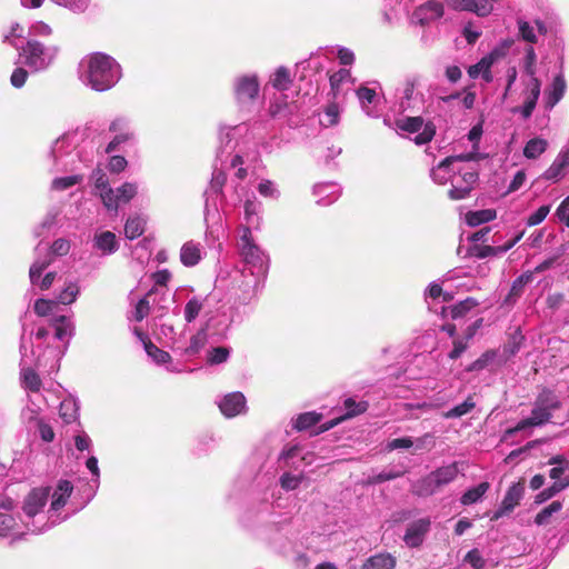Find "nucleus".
Returning <instances> with one entry per match:
<instances>
[{
	"instance_id": "1",
	"label": "nucleus",
	"mask_w": 569,
	"mask_h": 569,
	"mask_svg": "<svg viewBox=\"0 0 569 569\" xmlns=\"http://www.w3.org/2000/svg\"><path fill=\"white\" fill-rule=\"evenodd\" d=\"M73 490V486L68 480H60L53 493L51 495V505L48 510L47 521H42L44 516L42 515L43 508L46 507L49 496L50 488L41 487L31 490L24 498L22 510L27 518L24 525L27 529L32 533H40L61 521L58 516V511L63 508Z\"/></svg>"
},
{
	"instance_id": "2",
	"label": "nucleus",
	"mask_w": 569,
	"mask_h": 569,
	"mask_svg": "<svg viewBox=\"0 0 569 569\" xmlns=\"http://www.w3.org/2000/svg\"><path fill=\"white\" fill-rule=\"evenodd\" d=\"M121 77L120 64L106 53L88 54L80 62V78L92 90L107 91L114 87Z\"/></svg>"
},
{
	"instance_id": "3",
	"label": "nucleus",
	"mask_w": 569,
	"mask_h": 569,
	"mask_svg": "<svg viewBox=\"0 0 569 569\" xmlns=\"http://www.w3.org/2000/svg\"><path fill=\"white\" fill-rule=\"evenodd\" d=\"M560 407L561 401L555 392L543 390L535 401L531 416L519 421L515 428L509 429L507 432L512 435L527 428L542 426L552 418L553 411L560 409Z\"/></svg>"
},
{
	"instance_id": "4",
	"label": "nucleus",
	"mask_w": 569,
	"mask_h": 569,
	"mask_svg": "<svg viewBox=\"0 0 569 569\" xmlns=\"http://www.w3.org/2000/svg\"><path fill=\"white\" fill-rule=\"evenodd\" d=\"M59 52L57 46H44L31 39L19 50L21 62L33 71H42L49 68L56 60Z\"/></svg>"
},
{
	"instance_id": "5",
	"label": "nucleus",
	"mask_w": 569,
	"mask_h": 569,
	"mask_svg": "<svg viewBox=\"0 0 569 569\" xmlns=\"http://www.w3.org/2000/svg\"><path fill=\"white\" fill-rule=\"evenodd\" d=\"M459 462L439 467L412 486V492L419 497L433 495L439 488L451 483L459 475Z\"/></svg>"
},
{
	"instance_id": "6",
	"label": "nucleus",
	"mask_w": 569,
	"mask_h": 569,
	"mask_svg": "<svg viewBox=\"0 0 569 569\" xmlns=\"http://www.w3.org/2000/svg\"><path fill=\"white\" fill-rule=\"evenodd\" d=\"M83 136V131L76 130L64 133L53 142L50 157L56 171L68 170L73 164L77 156H73L72 151L76 150Z\"/></svg>"
},
{
	"instance_id": "7",
	"label": "nucleus",
	"mask_w": 569,
	"mask_h": 569,
	"mask_svg": "<svg viewBox=\"0 0 569 569\" xmlns=\"http://www.w3.org/2000/svg\"><path fill=\"white\" fill-rule=\"evenodd\" d=\"M239 246L244 262L253 268L251 273L264 274L268 269V257L253 242L249 228H242Z\"/></svg>"
},
{
	"instance_id": "8",
	"label": "nucleus",
	"mask_w": 569,
	"mask_h": 569,
	"mask_svg": "<svg viewBox=\"0 0 569 569\" xmlns=\"http://www.w3.org/2000/svg\"><path fill=\"white\" fill-rule=\"evenodd\" d=\"M51 338L49 329L39 327L33 337H30V355L28 353L27 341L24 337L21 338V362L23 366L34 362L36 366L42 367L47 365L46 353L41 352L42 347Z\"/></svg>"
},
{
	"instance_id": "9",
	"label": "nucleus",
	"mask_w": 569,
	"mask_h": 569,
	"mask_svg": "<svg viewBox=\"0 0 569 569\" xmlns=\"http://www.w3.org/2000/svg\"><path fill=\"white\" fill-rule=\"evenodd\" d=\"M478 181V172L472 168L457 167L450 180L451 189L448 196L451 200H461L469 197Z\"/></svg>"
},
{
	"instance_id": "10",
	"label": "nucleus",
	"mask_w": 569,
	"mask_h": 569,
	"mask_svg": "<svg viewBox=\"0 0 569 569\" xmlns=\"http://www.w3.org/2000/svg\"><path fill=\"white\" fill-rule=\"evenodd\" d=\"M522 84L523 90L521 92V96L523 98V103L522 106L515 107L511 110V112L520 113V116L525 120H527L532 116L538 99L540 97L541 81L539 79H527L522 81Z\"/></svg>"
},
{
	"instance_id": "11",
	"label": "nucleus",
	"mask_w": 569,
	"mask_h": 569,
	"mask_svg": "<svg viewBox=\"0 0 569 569\" xmlns=\"http://www.w3.org/2000/svg\"><path fill=\"white\" fill-rule=\"evenodd\" d=\"M476 159L475 153H466L459 156H450L439 162L436 167H433L430 171V177L432 181L437 184H446L450 182L452 178V173L456 172L458 166H456L459 161H472Z\"/></svg>"
},
{
	"instance_id": "12",
	"label": "nucleus",
	"mask_w": 569,
	"mask_h": 569,
	"mask_svg": "<svg viewBox=\"0 0 569 569\" xmlns=\"http://www.w3.org/2000/svg\"><path fill=\"white\" fill-rule=\"evenodd\" d=\"M259 81L256 74H242L234 79L233 91L240 104L252 102L259 94Z\"/></svg>"
},
{
	"instance_id": "13",
	"label": "nucleus",
	"mask_w": 569,
	"mask_h": 569,
	"mask_svg": "<svg viewBox=\"0 0 569 569\" xmlns=\"http://www.w3.org/2000/svg\"><path fill=\"white\" fill-rule=\"evenodd\" d=\"M138 186L133 182H124L117 190L108 189L101 193V200L108 210H118L120 202L127 203L136 197Z\"/></svg>"
},
{
	"instance_id": "14",
	"label": "nucleus",
	"mask_w": 569,
	"mask_h": 569,
	"mask_svg": "<svg viewBox=\"0 0 569 569\" xmlns=\"http://www.w3.org/2000/svg\"><path fill=\"white\" fill-rule=\"evenodd\" d=\"M525 493V486L522 482L513 483L505 495V498L500 507L495 511L491 520H498L499 518L510 513L522 499Z\"/></svg>"
},
{
	"instance_id": "15",
	"label": "nucleus",
	"mask_w": 569,
	"mask_h": 569,
	"mask_svg": "<svg viewBox=\"0 0 569 569\" xmlns=\"http://www.w3.org/2000/svg\"><path fill=\"white\" fill-rule=\"evenodd\" d=\"M442 14L443 6L436 0H430L413 11L411 21L416 24L426 26L441 18Z\"/></svg>"
},
{
	"instance_id": "16",
	"label": "nucleus",
	"mask_w": 569,
	"mask_h": 569,
	"mask_svg": "<svg viewBox=\"0 0 569 569\" xmlns=\"http://www.w3.org/2000/svg\"><path fill=\"white\" fill-rule=\"evenodd\" d=\"M431 521L429 518L418 519L407 527L403 541L409 548H417L422 545L427 533L430 530Z\"/></svg>"
},
{
	"instance_id": "17",
	"label": "nucleus",
	"mask_w": 569,
	"mask_h": 569,
	"mask_svg": "<svg viewBox=\"0 0 569 569\" xmlns=\"http://www.w3.org/2000/svg\"><path fill=\"white\" fill-rule=\"evenodd\" d=\"M219 408L223 416L233 418L247 411V400L242 392L236 391L226 395L219 401Z\"/></svg>"
},
{
	"instance_id": "18",
	"label": "nucleus",
	"mask_w": 569,
	"mask_h": 569,
	"mask_svg": "<svg viewBox=\"0 0 569 569\" xmlns=\"http://www.w3.org/2000/svg\"><path fill=\"white\" fill-rule=\"evenodd\" d=\"M51 259L49 256H46L43 259L38 258L30 267L29 277L32 284H38L41 290H48L56 278L54 272H48L41 281L38 283V280L42 273V271L50 264Z\"/></svg>"
},
{
	"instance_id": "19",
	"label": "nucleus",
	"mask_w": 569,
	"mask_h": 569,
	"mask_svg": "<svg viewBox=\"0 0 569 569\" xmlns=\"http://www.w3.org/2000/svg\"><path fill=\"white\" fill-rule=\"evenodd\" d=\"M345 408L347 413L340 418L332 419L320 427V432L327 431L339 425L341 421L356 417L358 415L363 413L368 409V402L359 401L357 402L352 398H348L345 400Z\"/></svg>"
},
{
	"instance_id": "20",
	"label": "nucleus",
	"mask_w": 569,
	"mask_h": 569,
	"mask_svg": "<svg viewBox=\"0 0 569 569\" xmlns=\"http://www.w3.org/2000/svg\"><path fill=\"white\" fill-rule=\"evenodd\" d=\"M203 247L201 243L189 240L180 249V261L184 267H194L201 261Z\"/></svg>"
},
{
	"instance_id": "21",
	"label": "nucleus",
	"mask_w": 569,
	"mask_h": 569,
	"mask_svg": "<svg viewBox=\"0 0 569 569\" xmlns=\"http://www.w3.org/2000/svg\"><path fill=\"white\" fill-rule=\"evenodd\" d=\"M50 325L54 330L52 339L69 342L74 333V325L66 316H58L50 320Z\"/></svg>"
},
{
	"instance_id": "22",
	"label": "nucleus",
	"mask_w": 569,
	"mask_h": 569,
	"mask_svg": "<svg viewBox=\"0 0 569 569\" xmlns=\"http://www.w3.org/2000/svg\"><path fill=\"white\" fill-rule=\"evenodd\" d=\"M93 248L103 256L112 254L118 250L116 234L111 231L97 232L93 237Z\"/></svg>"
},
{
	"instance_id": "23",
	"label": "nucleus",
	"mask_w": 569,
	"mask_h": 569,
	"mask_svg": "<svg viewBox=\"0 0 569 569\" xmlns=\"http://www.w3.org/2000/svg\"><path fill=\"white\" fill-rule=\"evenodd\" d=\"M313 193L318 197L319 204L328 206L339 198L340 188L333 182L318 183L313 187Z\"/></svg>"
},
{
	"instance_id": "24",
	"label": "nucleus",
	"mask_w": 569,
	"mask_h": 569,
	"mask_svg": "<svg viewBox=\"0 0 569 569\" xmlns=\"http://www.w3.org/2000/svg\"><path fill=\"white\" fill-rule=\"evenodd\" d=\"M569 164V149H562L551 166L545 171L546 180H559L563 174V169Z\"/></svg>"
},
{
	"instance_id": "25",
	"label": "nucleus",
	"mask_w": 569,
	"mask_h": 569,
	"mask_svg": "<svg viewBox=\"0 0 569 569\" xmlns=\"http://www.w3.org/2000/svg\"><path fill=\"white\" fill-rule=\"evenodd\" d=\"M566 92V81L562 76H557L546 91V108L552 109Z\"/></svg>"
},
{
	"instance_id": "26",
	"label": "nucleus",
	"mask_w": 569,
	"mask_h": 569,
	"mask_svg": "<svg viewBox=\"0 0 569 569\" xmlns=\"http://www.w3.org/2000/svg\"><path fill=\"white\" fill-rule=\"evenodd\" d=\"M502 50H491L490 53L480 59L479 62L468 68V74L471 79H477L482 72L488 71L492 64L501 58Z\"/></svg>"
},
{
	"instance_id": "27",
	"label": "nucleus",
	"mask_w": 569,
	"mask_h": 569,
	"mask_svg": "<svg viewBox=\"0 0 569 569\" xmlns=\"http://www.w3.org/2000/svg\"><path fill=\"white\" fill-rule=\"evenodd\" d=\"M522 237H523V231H521L512 240L508 241L503 246H497V247L483 246L478 249V251L475 253V256H477L479 258H486L489 256L502 254V253L507 252L508 250H510L518 241H520V239Z\"/></svg>"
},
{
	"instance_id": "28",
	"label": "nucleus",
	"mask_w": 569,
	"mask_h": 569,
	"mask_svg": "<svg viewBox=\"0 0 569 569\" xmlns=\"http://www.w3.org/2000/svg\"><path fill=\"white\" fill-rule=\"evenodd\" d=\"M260 209H261V203L256 200H247L244 202V220H246L247 226H244L243 228H249V230L251 231V228L259 227Z\"/></svg>"
},
{
	"instance_id": "29",
	"label": "nucleus",
	"mask_w": 569,
	"mask_h": 569,
	"mask_svg": "<svg viewBox=\"0 0 569 569\" xmlns=\"http://www.w3.org/2000/svg\"><path fill=\"white\" fill-rule=\"evenodd\" d=\"M396 559L388 553H379L370 557L362 566V569H393Z\"/></svg>"
},
{
	"instance_id": "30",
	"label": "nucleus",
	"mask_w": 569,
	"mask_h": 569,
	"mask_svg": "<svg viewBox=\"0 0 569 569\" xmlns=\"http://www.w3.org/2000/svg\"><path fill=\"white\" fill-rule=\"evenodd\" d=\"M489 482H481L478 486L468 489L460 498L463 506L476 503L482 499L485 493L489 490Z\"/></svg>"
},
{
	"instance_id": "31",
	"label": "nucleus",
	"mask_w": 569,
	"mask_h": 569,
	"mask_svg": "<svg viewBox=\"0 0 569 569\" xmlns=\"http://www.w3.org/2000/svg\"><path fill=\"white\" fill-rule=\"evenodd\" d=\"M547 147L546 139L539 137L530 139L523 148V156L528 159H537L547 150Z\"/></svg>"
},
{
	"instance_id": "32",
	"label": "nucleus",
	"mask_w": 569,
	"mask_h": 569,
	"mask_svg": "<svg viewBox=\"0 0 569 569\" xmlns=\"http://www.w3.org/2000/svg\"><path fill=\"white\" fill-rule=\"evenodd\" d=\"M496 216V211L492 209L470 211L466 214V221L469 226L477 227L481 223H486L493 220Z\"/></svg>"
},
{
	"instance_id": "33",
	"label": "nucleus",
	"mask_w": 569,
	"mask_h": 569,
	"mask_svg": "<svg viewBox=\"0 0 569 569\" xmlns=\"http://www.w3.org/2000/svg\"><path fill=\"white\" fill-rule=\"evenodd\" d=\"M208 335L204 330L198 331L191 337L190 345L183 350V355L193 357L198 355L207 345Z\"/></svg>"
},
{
	"instance_id": "34",
	"label": "nucleus",
	"mask_w": 569,
	"mask_h": 569,
	"mask_svg": "<svg viewBox=\"0 0 569 569\" xmlns=\"http://www.w3.org/2000/svg\"><path fill=\"white\" fill-rule=\"evenodd\" d=\"M146 220L141 217L129 218L124 226V234L128 239H136L144 231Z\"/></svg>"
},
{
	"instance_id": "35",
	"label": "nucleus",
	"mask_w": 569,
	"mask_h": 569,
	"mask_svg": "<svg viewBox=\"0 0 569 569\" xmlns=\"http://www.w3.org/2000/svg\"><path fill=\"white\" fill-rule=\"evenodd\" d=\"M270 82L277 90H287L291 83L290 73L287 68L280 67L271 76Z\"/></svg>"
},
{
	"instance_id": "36",
	"label": "nucleus",
	"mask_w": 569,
	"mask_h": 569,
	"mask_svg": "<svg viewBox=\"0 0 569 569\" xmlns=\"http://www.w3.org/2000/svg\"><path fill=\"white\" fill-rule=\"evenodd\" d=\"M322 416L315 411L305 412L297 417L295 420V428L299 431L307 430L310 427L317 425L321 420Z\"/></svg>"
},
{
	"instance_id": "37",
	"label": "nucleus",
	"mask_w": 569,
	"mask_h": 569,
	"mask_svg": "<svg viewBox=\"0 0 569 569\" xmlns=\"http://www.w3.org/2000/svg\"><path fill=\"white\" fill-rule=\"evenodd\" d=\"M562 508L560 501H552L549 506L545 507L535 518V522L538 526H545L550 522L551 517L559 512Z\"/></svg>"
},
{
	"instance_id": "38",
	"label": "nucleus",
	"mask_w": 569,
	"mask_h": 569,
	"mask_svg": "<svg viewBox=\"0 0 569 569\" xmlns=\"http://www.w3.org/2000/svg\"><path fill=\"white\" fill-rule=\"evenodd\" d=\"M29 402L30 403L22 410L21 418L29 427H34L38 425V421H42V419L39 418L40 407L37 406L31 398Z\"/></svg>"
},
{
	"instance_id": "39",
	"label": "nucleus",
	"mask_w": 569,
	"mask_h": 569,
	"mask_svg": "<svg viewBox=\"0 0 569 569\" xmlns=\"http://www.w3.org/2000/svg\"><path fill=\"white\" fill-rule=\"evenodd\" d=\"M21 378L23 382V387L32 392H37L40 390L41 380L38 375L31 369L23 367L21 369Z\"/></svg>"
},
{
	"instance_id": "40",
	"label": "nucleus",
	"mask_w": 569,
	"mask_h": 569,
	"mask_svg": "<svg viewBox=\"0 0 569 569\" xmlns=\"http://www.w3.org/2000/svg\"><path fill=\"white\" fill-rule=\"evenodd\" d=\"M497 357L496 350H488L483 352L477 360L471 362L467 368L466 371L473 372V371H481L485 368H487Z\"/></svg>"
},
{
	"instance_id": "41",
	"label": "nucleus",
	"mask_w": 569,
	"mask_h": 569,
	"mask_svg": "<svg viewBox=\"0 0 569 569\" xmlns=\"http://www.w3.org/2000/svg\"><path fill=\"white\" fill-rule=\"evenodd\" d=\"M144 349L148 356L157 363V365H164L169 363L171 360L170 355L159 349L156 345H153L151 341L144 342Z\"/></svg>"
},
{
	"instance_id": "42",
	"label": "nucleus",
	"mask_w": 569,
	"mask_h": 569,
	"mask_svg": "<svg viewBox=\"0 0 569 569\" xmlns=\"http://www.w3.org/2000/svg\"><path fill=\"white\" fill-rule=\"evenodd\" d=\"M82 180L83 177L80 174L56 178L51 182V190L63 191L82 182Z\"/></svg>"
},
{
	"instance_id": "43",
	"label": "nucleus",
	"mask_w": 569,
	"mask_h": 569,
	"mask_svg": "<svg viewBox=\"0 0 569 569\" xmlns=\"http://www.w3.org/2000/svg\"><path fill=\"white\" fill-rule=\"evenodd\" d=\"M568 486H569V478L566 479L565 481H555V483L551 487L542 490L541 492H539L536 496V502L542 503V502L547 501L548 499L552 498L553 496H556L558 492H560Z\"/></svg>"
},
{
	"instance_id": "44",
	"label": "nucleus",
	"mask_w": 569,
	"mask_h": 569,
	"mask_svg": "<svg viewBox=\"0 0 569 569\" xmlns=\"http://www.w3.org/2000/svg\"><path fill=\"white\" fill-rule=\"evenodd\" d=\"M357 96L360 100V103L362 106V109L366 111L367 114H372V110L370 109V104L375 103L377 93L373 89L361 87L357 91Z\"/></svg>"
},
{
	"instance_id": "45",
	"label": "nucleus",
	"mask_w": 569,
	"mask_h": 569,
	"mask_svg": "<svg viewBox=\"0 0 569 569\" xmlns=\"http://www.w3.org/2000/svg\"><path fill=\"white\" fill-rule=\"evenodd\" d=\"M79 291L80 289L77 282H69L64 287V289L59 293L57 302L62 305H71L72 302L76 301Z\"/></svg>"
},
{
	"instance_id": "46",
	"label": "nucleus",
	"mask_w": 569,
	"mask_h": 569,
	"mask_svg": "<svg viewBox=\"0 0 569 569\" xmlns=\"http://www.w3.org/2000/svg\"><path fill=\"white\" fill-rule=\"evenodd\" d=\"M230 349L227 347H216L208 351L207 362L210 365H220L228 360Z\"/></svg>"
},
{
	"instance_id": "47",
	"label": "nucleus",
	"mask_w": 569,
	"mask_h": 569,
	"mask_svg": "<svg viewBox=\"0 0 569 569\" xmlns=\"http://www.w3.org/2000/svg\"><path fill=\"white\" fill-rule=\"evenodd\" d=\"M339 114H340V111H339V107L338 104L336 103H330L329 106H327V108L325 109V112L321 116L320 118V123L323 126V127H331V126H335L338 123L339 121Z\"/></svg>"
},
{
	"instance_id": "48",
	"label": "nucleus",
	"mask_w": 569,
	"mask_h": 569,
	"mask_svg": "<svg viewBox=\"0 0 569 569\" xmlns=\"http://www.w3.org/2000/svg\"><path fill=\"white\" fill-rule=\"evenodd\" d=\"M54 4L69 9L74 13L84 12L89 4L90 0H51Z\"/></svg>"
},
{
	"instance_id": "49",
	"label": "nucleus",
	"mask_w": 569,
	"mask_h": 569,
	"mask_svg": "<svg viewBox=\"0 0 569 569\" xmlns=\"http://www.w3.org/2000/svg\"><path fill=\"white\" fill-rule=\"evenodd\" d=\"M473 408H475V402L469 397L462 403H460V405L453 407L452 409H450L449 411L445 412L443 417L447 419L459 418V417H462V416L467 415L468 412H470Z\"/></svg>"
},
{
	"instance_id": "50",
	"label": "nucleus",
	"mask_w": 569,
	"mask_h": 569,
	"mask_svg": "<svg viewBox=\"0 0 569 569\" xmlns=\"http://www.w3.org/2000/svg\"><path fill=\"white\" fill-rule=\"evenodd\" d=\"M202 307V300L197 297L191 298L184 307V319L187 322H192L199 316Z\"/></svg>"
},
{
	"instance_id": "51",
	"label": "nucleus",
	"mask_w": 569,
	"mask_h": 569,
	"mask_svg": "<svg viewBox=\"0 0 569 569\" xmlns=\"http://www.w3.org/2000/svg\"><path fill=\"white\" fill-rule=\"evenodd\" d=\"M58 302L56 300L38 299L34 302L33 309L39 317H48L53 315Z\"/></svg>"
},
{
	"instance_id": "52",
	"label": "nucleus",
	"mask_w": 569,
	"mask_h": 569,
	"mask_svg": "<svg viewBox=\"0 0 569 569\" xmlns=\"http://www.w3.org/2000/svg\"><path fill=\"white\" fill-rule=\"evenodd\" d=\"M59 412L64 422L70 423L74 421L78 415L76 402L72 400H63L60 405Z\"/></svg>"
},
{
	"instance_id": "53",
	"label": "nucleus",
	"mask_w": 569,
	"mask_h": 569,
	"mask_svg": "<svg viewBox=\"0 0 569 569\" xmlns=\"http://www.w3.org/2000/svg\"><path fill=\"white\" fill-rule=\"evenodd\" d=\"M523 71L528 76V79H538L536 77L537 68H536V53L532 47H529L526 50L525 61H523Z\"/></svg>"
},
{
	"instance_id": "54",
	"label": "nucleus",
	"mask_w": 569,
	"mask_h": 569,
	"mask_svg": "<svg viewBox=\"0 0 569 569\" xmlns=\"http://www.w3.org/2000/svg\"><path fill=\"white\" fill-rule=\"evenodd\" d=\"M231 131H232L231 128H221V130H220V141H221V143H223L226 141L224 148L219 149V151L217 153V158L221 163H223V161H224L223 153L227 152L228 154H230V151L233 149Z\"/></svg>"
},
{
	"instance_id": "55",
	"label": "nucleus",
	"mask_w": 569,
	"mask_h": 569,
	"mask_svg": "<svg viewBox=\"0 0 569 569\" xmlns=\"http://www.w3.org/2000/svg\"><path fill=\"white\" fill-rule=\"evenodd\" d=\"M402 475H403V472L400 470H389V471L383 470L377 475L369 477L367 482L369 485L382 483L385 481H389V480L399 478Z\"/></svg>"
},
{
	"instance_id": "56",
	"label": "nucleus",
	"mask_w": 569,
	"mask_h": 569,
	"mask_svg": "<svg viewBox=\"0 0 569 569\" xmlns=\"http://www.w3.org/2000/svg\"><path fill=\"white\" fill-rule=\"evenodd\" d=\"M423 127V120L420 117H409L399 122V128L411 133L419 132Z\"/></svg>"
},
{
	"instance_id": "57",
	"label": "nucleus",
	"mask_w": 569,
	"mask_h": 569,
	"mask_svg": "<svg viewBox=\"0 0 569 569\" xmlns=\"http://www.w3.org/2000/svg\"><path fill=\"white\" fill-rule=\"evenodd\" d=\"M302 478V475L296 476L286 472L280 477V485L287 491L295 490L300 486Z\"/></svg>"
},
{
	"instance_id": "58",
	"label": "nucleus",
	"mask_w": 569,
	"mask_h": 569,
	"mask_svg": "<svg viewBox=\"0 0 569 569\" xmlns=\"http://www.w3.org/2000/svg\"><path fill=\"white\" fill-rule=\"evenodd\" d=\"M132 138H133V132L131 130H126V131L116 133L114 138L107 146L106 152L110 153V152L117 150V148L120 144L131 140Z\"/></svg>"
},
{
	"instance_id": "59",
	"label": "nucleus",
	"mask_w": 569,
	"mask_h": 569,
	"mask_svg": "<svg viewBox=\"0 0 569 569\" xmlns=\"http://www.w3.org/2000/svg\"><path fill=\"white\" fill-rule=\"evenodd\" d=\"M478 303L475 299L468 298L451 308V317L453 319L462 317L467 311L476 307Z\"/></svg>"
},
{
	"instance_id": "60",
	"label": "nucleus",
	"mask_w": 569,
	"mask_h": 569,
	"mask_svg": "<svg viewBox=\"0 0 569 569\" xmlns=\"http://www.w3.org/2000/svg\"><path fill=\"white\" fill-rule=\"evenodd\" d=\"M258 191L261 196L272 199H277L280 194L276 184L270 180L261 181L258 186Z\"/></svg>"
},
{
	"instance_id": "61",
	"label": "nucleus",
	"mask_w": 569,
	"mask_h": 569,
	"mask_svg": "<svg viewBox=\"0 0 569 569\" xmlns=\"http://www.w3.org/2000/svg\"><path fill=\"white\" fill-rule=\"evenodd\" d=\"M29 33L33 37H50L52 28L43 21H36L30 26Z\"/></svg>"
},
{
	"instance_id": "62",
	"label": "nucleus",
	"mask_w": 569,
	"mask_h": 569,
	"mask_svg": "<svg viewBox=\"0 0 569 569\" xmlns=\"http://www.w3.org/2000/svg\"><path fill=\"white\" fill-rule=\"evenodd\" d=\"M518 27H519V33L523 40H526L530 43L537 42V36L535 33L533 27L530 26L529 22L519 20Z\"/></svg>"
},
{
	"instance_id": "63",
	"label": "nucleus",
	"mask_w": 569,
	"mask_h": 569,
	"mask_svg": "<svg viewBox=\"0 0 569 569\" xmlns=\"http://www.w3.org/2000/svg\"><path fill=\"white\" fill-rule=\"evenodd\" d=\"M550 212V206H541L538 210L531 213L527 219V224L529 227L537 226L541 223L548 213Z\"/></svg>"
},
{
	"instance_id": "64",
	"label": "nucleus",
	"mask_w": 569,
	"mask_h": 569,
	"mask_svg": "<svg viewBox=\"0 0 569 569\" xmlns=\"http://www.w3.org/2000/svg\"><path fill=\"white\" fill-rule=\"evenodd\" d=\"M465 561L468 562L473 569H482L485 567V559L478 549L470 550L466 555Z\"/></svg>"
}]
</instances>
